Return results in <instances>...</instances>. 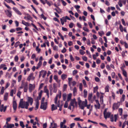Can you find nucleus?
<instances>
[{
	"instance_id": "obj_15",
	"label": "nucleus",
	"mask_w": 128,
	"mask_h": 128,
	"mask_svg": "<svg viewBox=\"0 0 128 128\" xmlns=\"http://www.w3.org/2000/svg\"><path fill=\"white\" fill-rule=\"evenodd\" d=\"M57 125L56 123H55L53 121V122L50 123V126L49 128H57Z\"/></svg>"
},
{
	"instance_id": "obj_20",
	"label": "nucleus",
	"mask_w": 128,
	"mask_h": 128,
	"mask_svg": "<svg viewBox=\"0 0 128 128\" xmlns=\"http://www.w3.org/2000/svg\"><path fill=\"white\" fill-rule=\"evenodd\" d=\"M16 91V89L14 88V89L12 90L10 92V95L12 96L13 95V94H15Z\"/></svg>"
},
{
	"instance_id": "obj_64",
	"label": "nucleus",
	"mask_w": 128,
	"mask_h": 128,
	"mask_svg": "<svg viewBox=\"0 0 128 128\" xmlns=\"http://www.w3.org/2000/svg\"><path fill=\"white\" fill-rule=\"evenodd\" d=\"M67 101H66L64 105V108H67L68 106V103Z\"/></svg>"
},
{
	"instance_id": "obj_29",
	"label": "nucleus",
	"mask_w": 128,
	"mask_h": 128,
	"mask_svg": "<svg viewBox=\"0 0 128 128\" xmlns=\"http://www.w3.org/2000/svg\"><path fill=\"white\" fill-rule=\"evenodd\" d=\"M118 112L119 115L120 116H122L123 112V110L122 108H119L118 109Z\"/></svg>"
},
{
	"instance_id": "obj_22",
	"label": "nucleus",
	"mask_w": 128,
	"mask_h": 128,
	"mask_svg": "<svg viewBox=\"0 0 128 128\" xmlns=\"http://www.w3.org/2000/svg\"><path fill=\"white\" fill-rule=\"evenodd\" d=\"M14 126V124H10L7 126H4V127L6 128H12Z\"/></svg>"
},
{
	"instance_id": "obj_18",
	"label": "nucleus",
	"mask_w": 128,
	"mask_h": 128,
	"mask_svg": "<svg viewBox=\"0 0 128 128\" xmlns=\"http://www.w3.org/2000/svg\"><path fill=\"white\" fill-rule=\"evenodd\" d=\"M44 92L46 93L48 98L49 97V93L48 90L47 89L46 86H44Z\"/></svg>"
},
{
	"instance_id": "obj_35",
	"label": "nucleus",
	"mask_w": 128,
	"mask_h": 128,
	"mask_svg": "<svg viewBox=\"0 0 128 128\" xmlns=\"http://www.w3.org/2000/svg\"><path fill=\"white\" fill-rule=\"evenodd\" d=\"M72 80V78H68V83L69 86H70L71 85V81Z\"/></svg>"
},
{
	"instance_id": "obj_30",
	"label": "nucleus",
	"mask_w": 128,
	"mask_h": 128,
	"mask_svg": "<svg viewBox=\"0 0 128 128\" xmlns=\"http://www.w3.org/2000/svg\"><path fill=\"white\" fill-rule=\"evenodd\" d=\"M66 122V120L65 119H64L63 120V121L62 122H61L60 123V126H63L65 125V123Z\"/></svg>"
},
{
	"instance_id": "obj_26",
	"label": "nucleus",
	"mask_w": 128,
	"mask_h": 128,
	"mask_svg": "<svg viewBox=\"0 0 128 128\" xmlns=\"http://www.w3.org/2000/svg\"><path fill=\"white\" fill-rule=\"evenodd\" d=\"M62 79L64 80L67 77V75L65 74H62L61 76Z\"/></svg>"
},
{
	"instance_id": "obj_3",
	"label": "nucleus",
	"mask_w": 128,
	"mask_h": 128,
	"mask_svg": "<svg viewBox=\"0 0 128 128\" xmlns=\"http://www.w3.org/2000/svg\"><path fill=\"white\" fill-rule=\"evenodd\" d=\"M20 88H24V92H27L28 90V83L27 82H24V81L22 80L21 86L20 87Z\"/></svg>"
},
{
	"instance_id": "obj_53",
	"label": "nucleus",
	"mask_w": 128,
	"mask_h": 128,
	"mask_svg": "<svg viewBox=\"0 0 128 128\" xmlns=\"http://www.w3.org/2000/svg\"><path fill=\"white\" fill-rule=\"evenodd\" d=\"M110 121L111 122H113L114 121V117L113 114H112L110 116Z\"/></svg>"
},
{
	"instance_id": "obj_31",
	"label": "nucleus",
	"mask_w": 128,
	"mask_h": 128,
	"mask_svg": "<svg viewBox=\"0 0 128 128\" xmlns=\"http://www.w3.org/2000/svg\"><path fill=\"white\" fill-rule=\"evenodd\" d=\"M43 91L42 90H41L38 94V96L37 97L38 99L40 100Z\"/></svg>"
},
{
	"instance_id": "obj_57",
	"label": "nucleus",
	"mask_w": 128,
	"mask_h": 128,
	"mask_svg": "<svg viewBox=\"0 0 128 128\" xmlns=\"http://www.w3.org/2000/svg\"><path fill=\"white\" fill-rule=\"evenodd\" d=\"M53 49L54 50L57 51L58 50V48L57 46H55L53 47Z\"/></svg>"
},
{
	"instance_id": "obj_16",
	"label": "nucleus",
	"mask_w": 128,
	"mask_h": 128,
	"mask_svg": "<svg viewBox=\"0 0 128 128\" xmlns=\"http://www.w3.org/2000/svg\"><path fill=\"white\" fill-rule=\"evenodd\" d=\"M122 3L124 4L126 3V0H119V1L118 2V4L119 5V6L120 7H121L122 6Z\"/></svg>"
},
{
	"instance_id": "obj_8",
	"label": "nucleus",
	"mask_w": 128,
	"mask_h": 128,
	"mask_svg": "<svg viewBox=\"0 0 128 128\" xmlns=\"http://www.w3.org/2000/svg\"><path fill=\"white\" fill-rule=\"evenodd\" d=\"M47 102H45L44 103H42L40 106L41 109H42L44 110H46L47 107Z\"/></svg>"
},
{
	"instance_id": "obj_63",
	"label": "nucleus",
	"mask_w": 128,
	"mask_h": 128,
	"mask_svg": "<svg viewBox=\"0 0 128 128\" xmlns=\"http://www.w3.org/2000/svg\"><path fill=\"white\" fill-rule=\"evenodd\" d=\"M58 34L60 36L62 40H64V38L63 36H62V34L60 32H59L58 33Z\"/></svg>"
},
{
	"instance_id": "obj_54",
	"label": "nucleus",
	"mask_w": 128,
	"mask_h": 128,
	"mask_svg": "<svg viewBox=\"0 0 128 128\" xmlns=\"http://www.w3.org/2000/svg\"><path fill=\"white\" fill-rule=\"evenodd\" d=\"M22 92L20 91H18L17 94V96L19 98H20V95L21 94Z\"/></svg>"
},
{
	"instance_id": "obj_23",
	"label": "nucleus",
	"mask_w": 128,
	"mask_h": 128,
	"mask_svg": "<svg viewBox=\"0 0 128 128\" xmlns=\"http://www.w3.org/2000/svg\"><path fill=\"white\" fill-rule=\"evenodd\" d=\"M57 100L58 98L55 97L54 99V103L58 107H59L60 105V101H58L57 102Z\"/></svg>"
},
{
	"instance_id": "obj_46",
	"label": "nucleus",
	"mask_w": 128,
	"mask_h": 128,
	"mask_svg": "<svg viewBox=\"0 0 128 128\" xmlns=\"http://www.w3.org/2000/svg\"><path fill=\"white\" fill-rule=\"evenodd\" d=\"M98 87L97 86L94 88L93 92L94 93L96 92L98 90Z\"/></svg>"
},
{
	"instance_id": "obj_4",
	"label": "nucleus",
	"mask_w": 128,
	"mask_h": 128,
	"mask_svg": "<svg viewBox=\"0 0 128 128\" xmlns=\"http://www.w3.org/2000/svg\"><path fill=\"white\" fill-rule=\"evenodd\" d=\"M77 105V103L76 101V100L75 98L73 99H71L70 100V103L68 107V108L70 110H71V106H72L74 108L75 106Z\"/></svg>"
},
{
	"instance_id": "obj_34",
	"label": "nucleus",
	"mask_w": 128,
	"mask_h": 128,
	"mask_svg": "<svg viewBox=\"0 0 128 128\" xmlns=\"http://www.w3.org/2000/svg\"><path fill=\"white\" fill-rule=\"evenodd\" d=\"M42 61H39L38 63V64L36 68V69H38L42 65Z\"/></svg>"
},
{
	"instance_id": "obj_21",
	"label": "nucleus",
	"mask_w": 128,
	"mask_h": 128,
	"mask_svg": "<svg viewBox=\"0 0 128 128\" xmlns=\"http://www.w3.org/2000/svg\"><path fill=\"white\" fill-rule=\"evenodd\" d=\"M3 68V69L4 70H7V68L6 67V65L4 64H1L0 66V69Z\"/></svg>"
},
{
	"instance_id": "obj_17",
	"label": "nucleus",
	"mask_w": 128,
	"mask_h": 128,
	"mask_svg": "<svg viewBox=\"0 0 128 128\" xmlns=\"http://www.w3.org/2000/svg\"><path fill=\"white\" fill-rule=\"evenodd\" d=\"M95 101L96 104L94 105L95 106L96 108L99 109L100 108V104L99 103L98 100H96Z\"/></svg>"
},
{
	"instance_id": "obj_41",
	"label": "nucleus",
	"mask_w": 128,
	"mask_h": 128,
	"mask_svg": "<svg viewBox=\"0 0 128 128\" xmlns=\"http://www.w3.org/2000/svg\"><path fill=\"white\" fill-rule=\"evenodd\" d=\"M125 95L123 94L122 95V97L120 100V101L121 102H124L125 99Z\"/></svg>"
},
{
	"instance_id": "obj_1",
	"label": "nucleus",
	"mask_w": 128,
	"mask_h": 128,
	"mask_svg": "<svg viewBox=\"0 0 128 128\" xmlns=\"http://www.w3.org/2000/svg\"><path fill=\"white\" fill-rule=\"evenodd\" d=\"M29 106V103L28 102L24 101L23 99L20 100L19 104V107L22 108H25L27 109Z\"/></svg>"
},
{
	"instance_id": "obj_56",
	"label": "nucleus",
	"mask_w": 128,
	"mask_h": 128,
	"mask_svg": "<svg viewBox=\"0 0 128 128\" xmlns=\"http://www.w3.org/2000/svg\"><path fill=\"white\" fill-rule=\"evenodd\" d=\"M3 4L5 5V6L8 8L10 9H11V8L9 6L7 5L5 3V2H3Z\"/></svg>"
},
{
	"instance_id": "obj_48",
	"label": "nucleus",
	"mask_w": 128,
	"mask_h": 128,
	"mask_svg": "<svg viewBox=\"0 0 128 128\" xmlns=\"http://www.w3.org/2000/svg\"><path fill=\"white\" fill-rule=\"evenodd\" d=\"M82 82L84 86L85 87H87V85L85 80H82Z\"/></svg>"
},
{
	"instance_id": "obj_50",
	"label": "nucleus",
	"mask_w": 128,
	"mask_h": 128,
	"mask_svg": "<svg viewBox=\"0 0 128 128\" xmlns=\"http://www.w3.org/2000/svg\"><path fill=\"white\" fill-rule=\"evenodd\" d=\"M109 86H106L105 88L106 92H108L109 91Z\"/></svg>"
},
{
	"instance_id": "obj_39",
	"label": "nucleus",
	"mask_w": 128,
	"mask_h": 128,
	"mask_svg": "<svg viewBox=\"0 0 128 128\" xmlns=\"http://www.w3.org/2000/svg\"><path fill=\"white\" fill-rule=\"evenodd\" d=\"M103 96L102 95L100 97V101L101 104H102L103 103Z\"/></svg>"
},
{
	"instance_id": "obj_47",
	"label": "nucleus",
	"mask_w": 128,
	"mask_h": 128,
	"mask_svg": "<svg viewBox=\"0 0 128 128\" xmlns=\"http://www.w3.org/2000/svg\"><path fill=\"white\" fill-rule=\"evenodd\" d=\"M119 28L120 30V31L122 32L123 31V28L121 24H120Z\"/></svg>"
},
{
	"instance_id": "obj_32",
	"label": "nucleus",
	"mask_w": 128,
	"mask_h": 128,
	"mask_svg": "<svg viewBox=\"0 0 128 128\" xmlns=\"http://www.w3.org/2000/svg\"><path fill=\"white\" fill-rule=\"evenodd\" d=\"M88 92L87 90H86L84 89V97L85 98H86L87 97V95Z\"/></svg>"
},
{
	"instance_id": "obj_52",
	"label": "nucleus",
	"mask_w": 128,
	"mask_h": 128,
	"mask_svg": "<svg viewBox=\"0 0 128 128\" xmlns=\"http://www.w3.org/2000/svg\"><path fill=\"white\" fill-rule=\"evenodd\" d=\"M80 54L82 55H83L85 54V52L82 50H80Z\"/></svg>"
},
{
	"instance_id": "obj_9",
	"label": "nucleus",
	"mask_w": 128,
	"mask_h": 128,
	"mask_svg": "<svg viewBox=\"0 0 128 128\" xmlns=\"http://www.w3.org/2000/svg\"><path fill=\"white\" fill-rule=\"evenodd\" d=\"M54 79L55 80L56 82L58 84V86L60 87V80L58 79V76L56 75H54Z\"/></svg>"
},
{
	"instance_id": "obj_40",
	"label": "nucleus",
	"mask_w": 128,
	"mask_h": 128,
	"mask_svg": "<svg viewBox=\"0 0 128 128\" xmlns=\"http://www.w3.org/2000/svg\"><path fill=\"white\" fill-rule=\"evenodd\" d=\"M20 125L22 128H24V122L22 121H21L20 122Z\"/></svg>"
},
{
	"instance_id": "obj_12",
	"label": "nucleus",
	"mask_w": 128,
	"mask_h": 128,
	"mask_svg": "<svg viewBox=\"0 0 128 128\" xmlns=\"http://www.w3.org/2000/svg\"><path fill=\"white\" fill-rule=\"evenodd\" d=\"M4 12L7 16L10 18L12 16V12L11 11L7 10H5Z\"/></svg>"
},
{
	"instance_id": "obj_5",
	"label": "nucleus",
	"mask_w": 128,
	"mask_h": 128,
	"mask_svg": "<svg viewBox=\"0 0 128 128\" xmlns=\"http://www.w3.org/2000/svg\"><path fill=\"white\" fill-rule=\"evenodd\" d=\"M108 108H106L104 112V118L106 119L109 118L111 115V113L109 112H107Z\"/></svg>"
},
{
	"instance_id": "obj_14",
	"label": "nucleus",
	"mask_w": 128,
	"mask_h": 128,
	"mask_svg": "<svg viewBox=\"0 0 128 128\" xmlns=\"http://www.w3.org/2000/svg\"><path fill=\"white\" fill-rule=\"evenodd\" d=\"M27 101L26 102H28L29 104L30 103V105H32V104L33 102V99L31 97H28L27 98Z\"/></svg>"
},
{
	"instance_id": "obj_59",
	"label": "nucleus",
	"mask_w": 128,
	"mask_h": 128,
	"mask_svg": "<svg viewBox=\"0 0 128 128\" xmlns=\"http://www.w3.org/2000/svg\"><path fill=\"white\" fill-rule=\"evenodd\" d=\"M22 76L21 75H19L18 78V82H20L22 79Z\"/></svg>"
},
{
	"instance_id": "obj_19",
	"label": "nucleus",
	"mask_w": 128,
	"mask_h": 128,
	"mask_svg": "<svg viewBox=\"0 0 128 128\" xmlns=\"http://www.w3.org/2000/svg\"><path fill=\"white\" fill-rule=\"evenodd\" d=\"M17 104H16V101L14 100L13 102V109L15 110H16L17 108Z\"/></svg>"
},
{
	"instance_id": "obj_36",
	"label": "nucleus",
	"mask_w": 128,
	"mask_h": 128,
	"mask_svg": "<svg viewBox=\"0 0 128 128\" xmlns=\"http://www.w3.org/2000/svg\"><path fill=\"white\" fill-rule=\"evenodd\" d=\"M61 92L60 91H59L58 92V94H57L56 96V98H58V97L59 98H60L61 96Z\"/></svg>"
},
{
	"instance_id": "obj_25",
	"label": "nucleus",
	"mask_w": 128,
	"mask_h": 128,
	"mask_svg": "<svg viewBox=\"0 0 128 128\" xmlns=\"http://www.w3.org/2000/svg\"><path fill=\"white\" fill-rule=\"evenodd\" d=\"M8 93H6L5 94L4 97V100L5 101L7 100L8 98Z\"/></svg>"
},
{
	"instance_id": "obj_6",
	"label": "nucleus",
	"mask_w": 128,
	"mask_h": 128,
	"mask_svg": "<svg viewBox=\"0 0 128 128\" xmlns=\"http://www.w3.org/2000/svg\"><path fill=\"white\" fill-rule=\"evenodd\" d=\"M53 86V88H52V85L51 84L50 86V91H52L56 93V92L57 90L56 87V83H54Z\"/></svg>"
},
{
	"instance_id": "obj_58",
	"label": "nucleus",
	"mask_w": 128,
	"mask_h": 128,
	"mask_svg": "<svg viewBox=\"0 0 128 128\" xmlns=\"http://www.w3.org/2000/svg\"><path fill=\"white\" fill-rule=\"evenodd\" d=\"M20 42H17L14 45V46L15 48H16L19 45Z\"/></svg>"
},
{
	"instance_id": "obj_13",
	"label": "nucleus",
	"mask_w": 128,
	"mask_h": 128,
	"mask_svg": "<svg viewBox=\"0 0 128 128\" xmlns=\"http://www.w3.org/2000/svg\"><path fill=\"white\" fill-rule=\"evenodd\" d=\"M120 104L119 102L114 103L113 105L112 108L113 110L117 109L120 106Z\"/></svg>"
},
{
	"instance_id": "obj_11",
	"label": "nucleus",
	"mask_w": 128,
	"mask_h": 128,
	"mask_svg": "<svg viewBox=\"0 0 128 128\" xmlns=\"http://www.w3.org/2000/svg\"><path fill=\"white\" fill-rule=\"evenodd\" d=\"M12 9L17 14L20 16L22 15V13L16 7H13L12 8Z\"/></svg>"
},
{
	"instance_id": "obj_10",
	"label": "nucleus",
	"mask_w": 128,
	"mask_h": 128,
	"mask_svg": "<svg viewBox=\"0 0 128 128\" xmlns=\"http://www.w3.org/2000/svg\"><path fill=\"white\" fill-rule=\"evenodd\" d=\"M35 78L33 74L32 73H30L28 76L27 80H28L30 81V80H34Z\"/></svg>"
},
{
	"instance_id": "obj_7",
	"label": "nucleus",
	"mask_w": 128,
	"mask_h": 128,
	"mask_svg": "<svg viewBox=\"0 0 128 128\" xmlns=\"http://www.w3.org/2000/svg\"><path fill=\"white\" fill-rule=\"evenodd\" d=\"M35 88V85L34 84H30L29 85V90L30 92H31L34 90Z\"/></svg>"
},
{
	"instance_id": "obj_61",
	"label": "nucleus",
	"mask_w": 128,
	"mask_h": 128,
	"mask_svg": "<svg viewBox=\"0 0 128 128\" xmlns=\"http://www.w3.org/2000/svg\"><path fill=\"white\" fill-rule=\"evenodd\" d=\"M18 58L17 56H15L14 58V60L16 62H18Z\"/></svg>"
},
{
	"instance_id": "obj_28",
	"label": "nucleus",
	"mask_w": 128,
	"mask_h": 128,
	"mask_svg": "<svg viewBox=\"0 0 128 128\" xmlns=\"http://www.w3.org/2000/svg\"><path fill=\"white\" fill-rule=\"evenodd\" d=\"M22 23L23 24L27 26H28L30 25V24L26 22L24 20H22Z\"/></svg>"
},
{
	"instance_id": "obj_60",
	"label": "nucleus",
	"mask_w": 128,
	"mask_h": 128,
	"mask_svg": "<svg viewBox=\"0 0 128 128\" xmlns=\"http://www.w3.org/2000/svg\"><path fill=\"white\" fill-rule=\"evenodd\" d=\"M82 58L83 60L85 61H86L87 60V58L86 56H82Z\"/></svg>"
},
{
	"instance_id": "obj_62",
	"label": "nucleus",
	"mask_w": 128,
	"mask_h": 128,
	"mask_svg": "<svg viewBox=\"0 0 128 128\" xmlns=\"http://www.w3.org/2000/svg\"><path fill=\"white\" fill-rule=\"evenodd\" d=\"M82 83H80L79 85V89L80 90L82 91Z\"/></svg>"
},
{
	"instance_id": "obj_55",
	"label": "nucleus",
	"mask_w": 128,
	"mask_h": 128,
	"mask_svg": "<svg viewBox=\"0 0 128 128\" xmlns=\"http://www.w3.org/2000/svg\"><path fill=\"white\" fill-rule=\"evenodd\" d=\"M70 60H71V61H73L74 60V58L73 57V56L72 54H70Z\"/></svg>"
},
{
	"instance_id": "obj_44",
	"label": "nucleus",
	"mask_w": 128,
	"mask_h": 128,
	"mask_svg": "<svg viewBox=\"0 0 128 128\" xmlns=\"http://www.w3.org/2000/svg\"><path fill=\"white\" fill-rule=\"evenodd\" d=\"M67 97V95L66 94H64L63 95V100L64 101H65Z\"/></svg>"
},
{
	"instance_id": "obj_2",
	"label": "nucleus",
	"mask_w": 128,
	"mask_h": 128,
	"mask_svg": "<svg viewBox=\"0 0 128 128\" xmlns=\"http://www.w3.org/2000/svg\"><path fill=\"white\" fill-rule=\"evenodd\" d=\"M78 104L79 107L82 109H84L85 107L86 106L87 104V101L86 99H85L84 101L82 102L80 100V98H78Z\"/></svg>"
},
{
	"instance_id": "obj_24",
	"label": "nucleus",
	"mask_w": 128,
	"mask_h": 128,
	"mask_svg": "<svg viewBox=\"0 0 128 128\" xmlns=\"http://www.w3.org/2000/svg\"><path fill=\"white\" fill-rule=\"evenodd\" d=\"M72 96V94L70 93L67 95V100L66 101L68 102L70 100Z\"/></svg>"
},
{
	"instance_id": "obj_43",
	"label": "nucleus",
	"mask_w": 128,
	"mask_h": 128,
	"mask_svg": "<svg viewBox=\"0 0 128 128\" xmlns=\"http://www.w3.org/2000/svg\"><path fill=\"white\" fill-rule=\"evenodd\" d=\"M83 29L85 31L89 32V30L86 27H83Z\"/></svg>"
},
{
	"instance_id": "obj_27",
	"label": "nucleus",
	"mask_w": 128,
	"mask_h": 128,
	"mask_svg": "<svg viewBox=\"0 0 128 128\" xmlns=\"http://www.w3.org/2000/svg\"><path fill=\"white\" fill-rule=\"evenodd\" d=\"M92 93H90L88 95V100L90 102V101H91V99L92 98Z\"/></svg>"
},
{
	"instance_id": "obj_33",
	"label": "nucleus",
	"mask_w": 128,
	"mask_h": 128,
	"mask_svg": "<svg viewBox=\"0 0 128 128\" xmlns=\"http://www.w3.org/2000/svg\"><path fill=\"white\" fill-rule=\"evenodd\" d=\"M52 110L53 111L57 109V106H55L54 104H52Z\"/></svg>"
},
{
	"instance_id": "obj_38",
	"label": "nucleus",
	"mask_w": 128,
	"mask_h": 128,
	"mask_svg": "<svg viewBox=\"0 0 128 128\" xmlns=\"http://www.w3.org/2000/svg\"><path fill=\"white\" fill-rule=\"evenodd\" d=\"M74 120L76 121H80L82 122L83 120L82 119H81L80 118H76L74 119Z\"/></svg>"
},
{
	"instance_id": "obj_45",
	"label": "nucleus",
	"mask_w": 128,
	"mask_h": 128,
	"mask_svg": "<svg viewBox=\"0 0 128 128\" xmlns=\"http://www.w3.org/2000/svg\"><path fill=\"white\" fill-rule=\"evenodd\" d=\"M6 2L8 3H10V2H11L14 5H16L15 3L14 2V1H12V0H8Z\"/></svg>"
},
{
	"instance_id": "obj_51",
	"label": "nucleus",
	"mask_w": 128,
	"mask_h": 128,
	"mask_svg": "<svg viewBox=\"0 0 128 128\" xmlns=\"http://www.w3.org/2000/svg\"><path fill=\"white\" fill-rule=\"evenodd\" d=\"M73 94L74 95H75L76 92V88L75 87L73 90Z\"/></svg>"
},
{
	"instance_id": "obj_42",
	"label": "nucleus",
	"mask_w": 128,
	"mask_h": 128,
	"mask_svg": "<svg viewBox=\"0 0 128 128\" xmlns=\"http://www.w3.org/2000/svg\"><path fill=\"white\" fill-rule=\"evenodd\" d=\"M0 108H4V112H5L6 110L7 106H6L4 107V104H2L0 106Z\"/></svg>"
},
{
	"instance_id": "obj_49",
	"label": "nucleus",
	"mask_w": 128,
	"mask_h": 128,
	"mask_svg": "<svg viewBox=\"0 0 128 128\" xmlns=\"http://www.w3.org/2000/svg\"><path fill=\"white\" fill-rule=\"evenodd\" d=\"M99 124H100L101 126H102L103 127H105V128H108L107 127V126L105 124H103V123H100Z\"/></svg>"
},
{
	"instance_id": "obj_37",
	"label": "nucleus",
	"mask_w": 128,
	"mask_h": 128,
	"mask_svg": "<svg viewBox=\"0 0 128 128\" xmlns=\"http://www.w3.org/2000/svg\"><path fill=\"white\" fill-rule=\"evenodd\" d=\"M122 74L124 76L126 77H127V74L126 71L124 70H122Z\"/></svg>"
}]
</instances>
